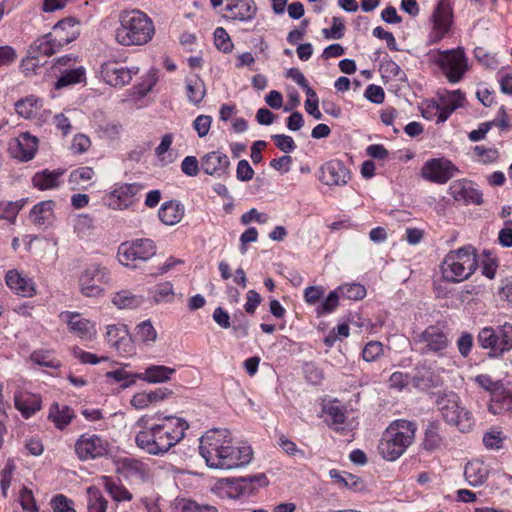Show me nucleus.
I'll list each match as a JSON object with an SVG mask.
<instances>
[{"label":"nucleus","instance_id":"nucleus-14","mask_svg":"<svg viewBox=\"0 0 512 512\" xmlns=\"http://www.w3.org/2000/svg\"><path fill=\"white\" fill-rule=\"evenodd\" d=\"M136 67L128 68L117 61H107L101 65V77L113 87H123L130 83L133 75L138 73Z\"/></svg>","mask_w":512,"mask_h":512},{"label":"nucleus","instance_id":"nucleus-55","mask_svg":"<svg viewBox=\"0 0 512 512\" xmlns=\"http://www.w3.org/2000/svg\"><path fill=\"white\" fill-rule=\"evenodd\" d=\"M54 512H76L74 502L65 495L58 494L51 500Z\"/></svg>","mask_w":512,"mask_h":512},{"label":"nucleus","instance_id":"nucleus-20","mask_svg":"<svg viewBox=\"0 0 512 512\" xmlns=\"http://www.w3.org/2000/svg\"><path fill=\"white\" fill-rule=\"evenodd\" d=\"M449 194L456 200L465 204L481 205L483 203L482 193L465 181H454L449 187Z\"/></svg>","mask_w":512,"mask_h":512},{"label":"nucleus","instance_id":"nucleus-44","mask_svg":"<svg viewBox=\"0 0 512 512\" xmlns=\"http://www.w3.org/2000/svg\"><path fill=\"white\" fill-rule=\"evenodd\" d=\"M38 102L39 98L34 95L20 99L15 103L16 112L24 118H31L38 108Z\"/></svg>","mask_w":512,"mask_h":512},{"label":"nucleus","instance_id":"nucleus-54","mask_svg":"<svg viewBox=\"0 0 512 512\" xmlns=\"http://www.w3.org/2000/svg\"><path fill=\"white\" fill-rule=\"evenodd\" d=\"M174 291L170 282L159 284L155 287L153 292V300L156 303L163 301H170L173 298Z\"/></svg>","mask_w":512,"mask_h":512},{"label":"nucleus","instance_id":"nucleus-51","mask_svg":"<svg viewBox=\"0 0 512 512\" xmlns=\"http://www.w3.org/2000/svg\"><path fill=\"white\" fill-rule=\"evenodd\" d=\"M338 290L343 297L350 300H361L366 296V288L358 283L343 285Z\"/></svg>","mask_w":512,"mask_h":512},{"label":"nucleus","instance_id":"nucleus-52","mask_svg":"<svg viewBox=\"0 0 512 512\" xmlns=\"http://www.w3.org/2000/svg\"><path fill=\"white\" fill-rule=\"evenodd\" d=\"M214 43L217 49L224 53H229L233 49V43L227 33L222 27H217L214 31Z\"/></svg>","mask_w":512,"mask_h":512},{"label":"nucleus","instance_id":"nucleus-16","mask_svg":"<svg viewBox=\"0 0 512 512\" xmlns=\"http://www.w3.org/2000/svg\"><path fill=\"white\" fill-rule=\"evenodd\" d=\"M200 166L207 175L221 178L228 174L230 160L221 151H212L201 157Z\"/></svg>","mask_w":512,"mask_h":512},{"label":"nucleus","instance_id":"nucleus-34","mask_svg":"<svg viewBox=\"0 0 512 512\" xmlns=\"http://www.w3.org/2000/svg\"><path fill=\"white\" fill-rule=\"evenodd\" d=\"M464 475L471 486H479L486 481L488 469L483 462L472 461L466 464Z\"/></svg>","mask_w":512,"mask_h":512},{"label":"nucleus","instance_id":"nucleus-25","mask_svg":"<svg viewBox=\"0 0 512 512\" xmlns=\"http://www.w3.org/2000/svg\"><path fill=\"white\" fill-rule=\"evenodd\" d=\"M412 385L420 390L438 387L441 384L440 377L425 364L415 368V374L411 377Z\"/></svg>","mask_w":512,"mask_h":512},{"label":"nucleus","instance_id":"nucleus-8","mask_svg":"<svg viewBox=\"0 0 512 512\" xmlns=\"http://www.w3.org/2000/svg\"><path fill=\"white\" fill-rule=\"evenodd\" d=\"M412 345L414 350L421 355L442 356L449 345V339L442 327L430 325L413 337Z\"/></svg>","mask_w":512,"mask_h":512},{"label":"nucleus","instance_id":"nucleus-46","mask_svg":"<svg viewBox=\"0 0 512 512\" xmlns=\"http://www.w3.org/2000/svg\"><path fill=\"white\" fill-rule=\"evenodd\" d=\"M85 77V70L83 68L72 69L63 73L55 83L56 89H61L66 86L80 83Z\"/></svg>","mask_w":512,"mask_h":512},{"label":"nucleus","instance_id":"nucleus-24","mask_svg":"<svg viewBox=\"0 0 512 512\" xmlns=\"http://www.w3.org/2000/svg\"><path fill=\"white\" fill-rule=\"evenodd\" d=\"M64 45L52 33H47L36 39L29 47L28 53L36 56H51L58 52Z\"/></svg>","mask_w":512,"mask_h":512},{"label":"nucleus","instance_id":"nucleus-3","mask_svg":"<svg viewBox=\"0 0 512 512\" xmlns=\"http://www.w3.org/2000/svg\"><path fill=\"white\" fill-rule=\"evenodd\" d=\"M155 29L152 20L139 10L124 11L115 29V40L122 46L144 45L148 43Z\"/></svg>","mask_w":512,"mask_h":512},{"label":"nucleus","instance_id":"nucleus-45","mask_svg":"<svg viewBox=\"0 0 512 512\" xmlns=\"http://www.w3.org/2000/svg\"><path fill=\"white\" fill-rule=\"evenodd\" d=\"M506 439L503 431L499 427H493L483 435V444L487 449H501Z\"/></svg>","mask_w":512,"mask_h":512},{"label":"nucleus","instance_id":"nucleus-39","mask_svg":"<svg viewBox=\"0 0 512 512\" xmlns=\"http://www.w3.org/2000/svg\"><path fill=\"white\" fill-rule=\"evenodd\" d=\"M74 414L70 407L60 406L58 403H54L49 412V419H51L57 428H65L72 420Z\"/></svg>","mask_w":512,"mask_h":512},{"label":"nucleus","instance_id":"nucleus-36","mask_svg":"<svg viewBox=\"0 0 512 512\" xmlns=\"http://www.w3.org/2000/svg\"><path fill=\"white\" fill-rule=\"evenodd\" d=\"M238 483V485H240L239 489L242 490V495L250 496L254 494L257 489L267 486L269 481L264 473H259L256 475L238 477Z\"/></svg>","mask_w":512,"mask_h":512},{"label":"nucleus","instance_id":"nucleus-58","mask_svg":"<svg viewBox=\"0 0 512 512\" xmlns=\"http://www.w3.org/2000/svg\"><path fill=\"white\" fill-rule=\"evenodd\" d=\"M212 117L208 115H199L193 121V128L196 130L200 138L205 137L210 130Z\"/></svg>","mask_w":512,"mask_h":512},{"label":"nucleus","instance_id":"nucleus-61","mask_svg":"<svg viewBox=\"0 0 512 512\" xmlns=\"http://www.w3.org/2000/svg\"><path fill=\"white\" fill-rule=\"evenodd\" d=\"M182 172L190 177H195L200 171L199 161L195 156H186L181 163Z\"/></svg>","mask_w":512,"mask_h":512},{"label":"nucleus","instance_id":"nucleus-5","mask_svg":"<svg viewBox=\"0 0 512 512\" xmlns=\"http://www.w3.org/2000/svg\"><path fill=\"white\" fill-rule=\"evenodd\" d=\"M435 404L442 419L449 425L455 426L460 432L472 430L475 420L472 413L461 405L458 394L453 391L436 394Z\"/></svg>","mask_w":512,"mask_h":512},{"label":"nucleus","instance_id":"nucleus-62","mask_svg":"<svg viewBox=\"0 0 512 512\" xmlns=\"http://www.w3.org/2000/svg\"><path fill=\"white\" fill-rule=\"evenodd\" d=\"M475 383L483 388L486 391H489L492 393V396L496 394L495 392L499 389V382L494 381L489 375L487 374H480L477 375L474 378Z\"/></svg>","mask_w":512,"mask_h":512},{"label":"nucleus","instance_id":"nucleus-48","mask_svg":"<svg viewBox=\"0 0 512 512\" xmlns=\"http://www.w3.org/2000/svg\"><path fill=\"white\" fill-rule=\"evenodd\" d=\"M238 478H222L217 481V488L225 493L229 498H238L242 495V490L238 487Z\"/></svg>","mask_w":512,"mask_h":512},{"label":"nucleus","instance_id":"nucleus-53","mask_svg":"<svg viewBox=\"0 0 512 512\" xmlns=\"http://www.w3.org/2000/svg\"><path fill=\"white\" fill-rule=\"evenodd\" d=\"M339 294L338 291H331L328 296L319 304L316 309L318 315L328 314L333 312L338 306Z\"/></svg>","mask_w":512,"mask_h":512},{"label":"nucleus","instance_id":"nucleus-38","mask_svg":"<svg viewBox=\"0 0 512 512\" xmlns=\"http://www.w3.org/2000/svg\"><path fill=\"white\" fill-rule=\"evenodd\" d=\"M443 438L439 433V425L435 422H430L424 432V439L422 447L428 452H433L439 449L442 445Z\"/></svg>","mask_w":512,"mask_h":512},{"label":"nucleus","instance_id":"nucleus-31","mask_svg":"<svg viewBox=\"0 0 512 512\" xmlns=\"http://www.w3.org/2000/svg\"><path fill=\"white\" fill-rule=\"evenodd\" d=\"M5 280L7 286L19 295L31 297L35 293L33 282L30 279L23 277L22 274L17 271H8Z\"/></svg>","mask_w":512,"mask_h":512},{"label":"nucleus","instance_id":"nucleus-59","mask_svg":"<svg viewBox=\"0 0 512 512\" xmlns=\"http://www.w3.org/2000/svg\"><path fill=\"white\" fill-rule=\"evenodd\" d=\"M182 512H218V509L209 504H200L194 500H186L181 507Z\"/></svg>","mask_w":512,"mask_h":512},{"label":"nucleus","instance_id":"nucleus-43","mask_svg":"<svg viewBox=\"0 0 512 512\" xmlns=\"http://www.w3.org/2000/svg\"><path fill=\"white\" fill-rule=\"evenodd\" d=\"M492 402L489 406V411L493 414H498L502 411H512V393L510 391L494 394Z\"/></svg>","mask_w":512,"mask_h":512},{"label":"nucleus","instance_id":"nucleus-7","mask_svg":"<svg viewBox=\"0 0 512 512\" xmlns=\"http://www.w3.org/2000/svg\"><path fill=\"white\" fill-rule=\"evenodd\" d=\"M483 349L489 350L490 357H500L512 349V323L505 322L496 327H484L477 336Z\"/></svg>","mask_w":512,"mask_h":512},{"label":"nucleus","instance_id":"nucleus-23","mask_svg":"<svg viewBox=\"0 0 512 512\" xmlns=\"http://www.w3.org/2000/svg\"><path fill=\"white\" fill-rule=\"evenodd\" d=\"M434 29L443 37L450 29L453 22L452 7L447 0H440L433 13Z\"/></svg>","mask_w":512,"mask_h":512},{"label":"nucleus","instance_id":"nucleus-11","mask_svg":"<svg viewBox=\"0 0 512 512\" xmlns=\"http://www.w3.org/2000/svg\"><path fill=\"white\" fill-rule=\"evenodd\" d=\"M110 274L107 268L92 264L88 266L79 277V288L86 297H99L103 294V283H108Z\"/></svg>","mask_w":512,"mask_h":512},{"label":"nucleus","instance_id":"nucleus-28","mask_svg":"<svg viewBox=\"0 0 512 512\" xmlns=\"http://www.w3.org/2000/svg\"><path fill=\"white\" fill-rule=\"evenodd\" d=\"M176 372L174 368L164 365H150L144 372L135 373V377L148 383H164Z\"/></svg>","mask_w":512,"mask_h":512},{"label":"nucleus","instance_id":"nucleus-63","mask_svg":"<svg viewBox=\"0 0 512 512\" xmlns=\"http://www.w3.org/2000/svg\"><path fill=\"white\" fill-rule=\"evenodd\" d=\"M364 96L375 104H381L385 98L384 89L381 86L370 84L367 86Z\"/></svg>","mask_w":512,"mask_h":512},{"label":"nucleus","instance_id":"nucleus-57","mask_svg":"<svg viewBox=\"0 0 512 512\" xmlns=\"http://www.w3.org/2000/svg\"><path fill=\"white\" fill-rule=\"evenodd\" d=\"M278 149L284 153H290L295 150L296 144L293 138L285 134H274L271 136Z\"/></svg>","mask_w":512,"mask_h":512},{"label":"nucleus","instance_id":"nucleus-47","mask_svg":"<svg viewBox=\"0 0 512 512\" xmlns=\"http://www.w3.org/2000/svg\"><path fill=\"white\" fill-rule=\"evenodd\" d=\"M127 366L128 365H125L119 369L107 372L105 375L106 378L113 379L115 382H122V388H128L134 385L138 378L135 377V374H132L126 370Z\"/></svg>","mask_w":512,"mask_h":512},{"label":"nucleus","instance_id":"nucleus-32","mask_svg":"<svg viewBox=\"0 0 512 512\" xmlns=\"http://www.w3.org/2000/svg\"><path fill=\"white\" fill-rule=\"evenodd\" d=\"M184 215V207L177 201H168L162 204L158 211L161 222L165 225H175L181 221Z\"/></svg>","mask_w":512,"mask_h":512},{"label":"nucleus","instance_id":"nucleus-10","mask_svg":"<svg viewBox=\"0 0 512 512\" xmlns=\"http://www.w3.org/2000/svg\"><path fill=\"white\" fill-rule=\"evenodd\" d=\"M435 62L451 83L459 82L468 69V60L462 48L439 53Z\"/></svg>","mask_w":512,"mask_h":512},{"label":"nucleus","instance_id":"nucleus-35","mask_svg":"<svg viewBox=\"0 0 512 512\" xmlns=\"http://www.w3.org/2000/svg\"><path fill=\"white\" fill-rule=\"evenodd\" d=\"M185 84L189 102L199 105L206 95L204 81L198 75H193L186 78Z\"/></svg>","mask_w":512,"mask_h":512},{"label":"nucleus","instance_id":"nucleus-49","mask_svg":"<svg viewBox=\"0 0 512 512\" xmlns=\"http://www.w3.org/2000/svg\"><path fill=\"white\" fill-rule=\"evenodd\" d=\"M136 337L143 343L154 342L157 332L150 320H145L136 326Z\"/></svg>","mask_w":512,"mask_h":512},{"label":"nucleus","instance_id":"nucleus-6","mask_svg":"<svg viewBox=\"0 0 512 512\" xmlns=\"http://www.w3.org/2000/svg\"><path fill=\"white\" fill-rule=\"evenodd\" d=\"M477 265L474 249L467 246L449 252L441 264V271L446 281L461 282L473 274Z\"/></svg>","mask_w":512,"mask_h":512},{"label":"nucleus","instance_id":"nucleus-33","mask_svg":"<svg viewBox=\"0 0 512 512\" xmlns=\"http://www.w3.org/2000/svg\"><path fill=\"white\" fill-rule=\"evenodd\" d=\"M14 404L24 418H29L41 409V398L36 395L15 394Z\"/></svg>","mask_w":512,"mask_h":512},{"label":"nucleus","instance_id":"nucleus-29","mask_svg":"<svg viewBox=\"0 0 512 512\" xmlns=\"http://www.w3.org/2000/svg\"><path fill=\"white\" fill-rule=\"evenodd\" d=\"M55 203L52 200L41 201L30 211L31 221L39 228L47 227L53 220Z\"/></svg>","mask_w":512,"mask_h":512},{"label":"nucleus","instance_id":"nucleus-60","mask_svg":"<svg viewBox=\"0 0 512 512\" xmlns=\"http://www.w3.org/2000/svg\"><path fill=\"white\" fill-rule=\"evenodd\" d=\"M41 66L42 64L39 61V57L30 55L29 53L21 62L22 71L26 76L36 74Z\"/></svg>","mask_w":512,"mask_h":512},{"label":"nucleus","instance_id":"nucleus-27","mask_svg":"<svg viewBox=\"0 0 512 512\" xmlns=\"http://www.w3.org/2000/svg\"><path fill=\"white\" fill-rule=\"evenodd\" d=\"M53 30L58 34V40L63 45H67L76 40L80 34L79 22L74 17H67L58 21Z\"/></svg>","mask_w":512,"mask_h":512},{"label":"nucleus","instance_id":"nucleus-1","mask_svg":"<svg viewBox=\"0 0 512 512\" xmlns=\"http://www.w3.org/2000/svg\"><path fill=\"white\" fill-rule=\"evenodd\" d=\"M199 452L208 467L225 470L246 466L253 455L250 446H235L227 429H214L203 435Z\"/></svg>","mask_w":512,"mask_h":512},{"label":"nucleus","instance_id":"nucleus-12","mask_svg":"<svg viewBox=\"0 0 512 512\" xmlns=\"http://www.w3.org/2000/svg\"><path fill=\"white\" fill-rule=\"evenodd\" d=\"M144 189L139 183L115 184L112 191L106 196L107 205L114 210H122L131 206L136 196Z\"/></svg>","mask_w":512,"mask_h":512},{"label":"nucleus","instance_id":"nucleus-42","mask_svg":"<svg viewBox=\"0 0 512 512\" xmlns=\"http://www.w3.org/2000/svg\"><path fill=\"white\" fill-rule=\"evenodd\" d=\"M112 302L120 309L136 308L142 304L143 299L139 296L133 295L130 291L124 290L117 292L114 295Z\"/></svg>","mask_w":512,"mask_h":512},{"label":"nucleus","instance_id":"nucleus-41","mask_svg":"<svg viewBox=\"0 0 512 512\" xmlns=\"http://www.w3.org/2000/svg\"><path fill=\"white\" fill-rule=\"evenodd\" d=\"M24 205V199L0 202V218L13 223Z\"/></svg>","mask_w":512,"mask_h":512},{"label":"nucleus","instance_id":"nucleus-21","mask_svg":"<svg viewBox=\"0 0 512 512\" xmlns=\"http://www.w3.org/2000/svg\"><path fill=\"white\" fill-rule=\"evenodd\" d=\"M224 18L248 22L255 18L257 7L254 0H243L235 4L225 6Z\"/></svg>","mask_w":512,"mask_h":512},{"label":"nucleus","instance_id":"nucleus-9","mask_svg":"<svg viewBox=\"0 0 512 512\" xmlns=\"http://www.w3.org/2000/svg\"><path fill=\"white\" fill-rule=\"evenodd\" d=\"M157 248L149 238L134 239L123 242L118 247V259L122 265L137 266L138 261H147L156 254Z\"/></svg>","mask_w":512,"mask_h":512},{"label":"nucleus","instance_id":"nucleus-30","mask_svg":"<svg viewBox=\"0 0 512 512\" xmlns=\"http://www.w3.org/2000/svg\"><path fill=\"white\" fill-rule=\"evenodd\" d=\"M63 174L64 170L62 169H57L53 171L45 169L41 172H37L33 176L32 183L34 187L42 191L55 189L59 187L61 183V177Z\"/></svg>","mask_w":512,"mask_h":512},{"label":"nucleus","instance_id":"nucleus-37","mask_svg":"<svg viewBox=\"0 0 512 512\" xmlns=\"http://www.w3.org/2000/svg\"><path fill=\"white\" fill-rule=\"evenodd\" d=\"M100 481L113 500L121 502L132 499V494L122 484L114 482L110 477L102 476Z\"/></svg>","mask_w":512,"mask_h":512},{"label":"nucleus","instance_id":"nucleus-56","mask_svg":"<svg viewBox=\"0 0 512 512\" xmlns=\"http://www.w3.org/2000/svg\"><path fill=\"white\" fill-rule=\"evenodd\" d=\"M383 353V345L378 341H371L366 344L362 351V357L366 362L375 361Z\"/></svg>","mask_w":512,"mask_h":512},{"label":"nucleus","instance_id":"nucleus-15","mask_svg":"<svg viewBox=\"0 0 512 512\" xmlns=\"http://www.w3.org/2000/svg\"><path fill=\"white\" fill-rule=\"evenodd\" d=\"M456 167L448 160L432 159L422 168V176L435 183L444 184L454 175Z\"/></svg>","mask_w":512,"mask_h":512},{"label":"nucleus","instance_id":"nucleus-13","mask_svg":"<svg viewBox=\"0 0 512 512\" xmlns=\"http://www.w3.org/2000/svg\"><path fill=\"white\" fill-rule=\"evenodd\" d=\"M108 450V442L95 434H83L75 444V452L81 460L105 456Z\"/></svg>","mask_w":512,"mask_h":512},{"label":"nucleus","instance_id":"nucleus-22","mask_svg":"<svg viewBox=\"0 0 512 512\" xmlns=\"http://www.w3.org/2000/svg\"><path fill=\"white\" fill-rule=\"evenodd\" d=\"M120 471L126 479L133 480L138 483H146L151 478L149 467L145 463L136 459H123Z\"/></svg>","mask_w":512,"mask_h":512},{"label":"nucleus","instance_id":"nucleus-18","mask_svg":"<svg viewBox=\"0 0 512 512\" xmlns=\"http://www.w3.org/2000/svg\"><path fill=\"white\" fill-rule=\"evenodd\" d=\"M106 340L120 354H129L133 350L132 340L125 325H108Z\"/></svg>","mask_w":512,"mask_h":512},{"label":"nucleus","instance_id":"nucleus-4","mask_svg":"<svg viewBox=\"0 0 512 512\" xmlns=\"http://www.w3.org/2000/svg\"><path fill=\"white\" fill-rule=\"evenodd\" d=\"M417 425L413 421L399 419L389 425L378 445L379 454L388 461L398 459L413 443Z\"/></svg>","mask_w":512,"mask_h":512},{"label":"nucleus","instance_id":"nucleus-26","mask_svg":"<svg viewBox=\"0 0 512 512\" xmlns=\"http://www.w3.org/2000/svg\"><path fill=\"white\" fill-rule=\"evenodd\" d=\"M66 316L70 330L76 333L81 339L91 340L94 337L96 329L93 322L82 318L78 313L66 312Z\"/></svg>","mask_w":512,"mask_h":512},{"label":"nucleus","instance_id":"nucleus-50","mask_svg":"<svg viewBox=\"0 0 512 512\" xmlns=\"http://www.w3.org/2000/svg\"><path fill=\"white\" fill-rule=\"evenodd\" d=\"M31 360L43 367L47 368H58L60 367V362L52 357V354L50 351H44V350H38L34 351L31 356Z\"/></svg>","mask_w":512,"mask_h":512},{"label":"nucleus","instance_id":"nucleus-17","mask_svg":"<svg viewBox=\"0 0 512 512\" xmlns=\"http://www.w3.org/2000/svg\"><path fill=\"white\" fill-rule=\"evenodd\" d=\"M37 149V137L30 135L28 132L21 133L9 145L11 156L25 162L34 158Z\"/></svg>","mask_w":512,"mask_h":512},{"label":"nucleus","instance_id":"nucleus-19","mask_svg":"<svg viewBox=\"0 0 512 512\" xmlns=\"http://www.w3.org/2000/svg\"><path fill=\"white\" fill-rule=\"evenodd\" d=\"M350 172L339 160H332L321 167V181L326 185H345Z\"/></svg>","mask_w":512,"mask_h":512},{"label":"nucleus","instance_id":"nucleus-2","mask_svg":"<svg viewBox=\"0 0 512 512\" xmlns=\"http://www.w3.org/2000/svg\"><path fill=\"white\" fill-rule=\"evenodd\" d=\"M189 424L176 416L158 417L149 429L140 430L136 437V445L146 453L154 456L166 454L185 436Z\"/></svg>","mask_w":512,"mask_h":512},{"label":"nucleus","instance_id":"nucleus-40","mask_svg":"<svg viewBox=\"0 0 512 512\" xmlns=\"http://www.w3.org/2000/svg\"><path fill=\"white\" fill-rule=\"evenodd\" d=\"M94 176V171L91 167H80L73 170L70 175L68 182L72 190L85 188V183L89 182Z\"/></svg>","mask_w":512,"mask_h":512},{"label":"nucleus","instance_id":"nucleus-64","mask_svg":"<svg viewBox=\"0 0 512 512\" xmlns=\"http://www.w3.org/2000/svg\"><path fill=\"white\" fill-rule=\"evenodd\" d=\"M498 241L503 247H512V220L504 222V227L498 234Z\"/></svg>","mask_w":512,"mask_h":512}]
</instances>
